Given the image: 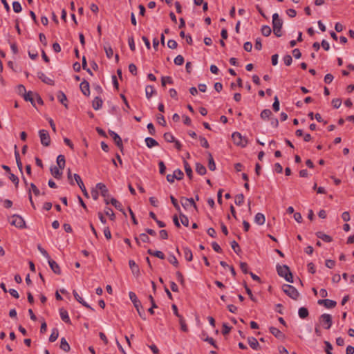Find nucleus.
I'll return each mask as SVG.
<instances>
[{"label": "nucleus", "instance_id": "1", "mask_svg": "<svg viewBox=\"0 0 354 354\" xmlns=\"http://www.w3.org/2000/svg\"><path fill=\"white\" fill-rule=\"evenodd\" d=\"M277 271L278 274L283 277L286 281L292 283L293 282V278L291 272L290 271V268L286 265H277Z\"/></svg>", "mask_w": 354, "mask_h": 354}, {"label": "nucleus", "instance_id": "2", "mask_svg": "<svg viewBox=\"0 0 354 354\" xmlns=\"http://www.w3.org/2000/svg\"><path fill=\"white\" fill-rule=\"evenodd\" d=\"M283 25L282 20L279 18L277 13L272 15V28L273 32L277 37H279L282 35L281 28Z\"/></svg>", "mask_w": 354, "mask_h": 354}, {"label": "nucleus", "instance_id": "3", "mask_svg": "<svg viewBox=\"0 0 354 354\" xmlns=\"http://www.w3.org/2000/svg\"><path fill=\"white\" fill-rule=\"evenodd\" d=\"M234 143L241 147H245L248 143L247 138L243 136L239 132H234L232 135Z\"/></svg>", "mask_w": 354, "mask_h": 354}, {"label": "nucleus", "instance_id": "4", "mask_svg": "<svg viewBox=\"0 0 354 354\" xmlns=\"http://www.w3.org/2000/svg\"><path fill=\"white\" fill-rule=\"evenodd\" d=\"M24 98L26 101L30 102L34 106H35V101H37L38 104H41L43 103L40 96L38 94L31 91H28L27 93L24 94Z\"/></svg>", "mask_w": 354, "mask_h": 354}, {"label": "nucleus", "instance_id": "5", "mask_svg": "<svg viewBox=\"0 0 354 354\" xmlns=\"http://www.w3.org/2000/svg\"><path fill=\"white\" fill-rule=\"evenodd\" d=\"M283 291L293 299H297L299 297V292L297 290L292 286L288 284H284L282 286Z\"/></svg>", "mask_w": 354, "mask_h": 354}, {"label": "nucleus", "instance_id": "6", "mask_svg": "<svg viewBox=\"0 0 354 354\" xmlns=\"http://www.w3.org/2000/svg\"><path fill=\"white\" fill-rule=\"evenodd\" d=\"M319 322L325 329H329L333 324L332 316L327 313L322 314L319 317Z\"/></svg>", "mask_w": 354, "mask_h": 354}, {"label": "nucleus", "instance_id": "7", "mask_svg": "<svg viewBox=\"0 0 354 354\" xmlns=\"http://www.w3.org/2000/svg\"><path fill=\"white\" fill-rule=\"evenodd\" d=\"M12 225L15 226L16 227L23 229L26 228V223L24 218L19 216L15 214L12 216V221H10Z\"/></svg>", "mask_w": 354, "mask_h": 354}, {"label": "nucleus", "instance_id": "8", "mask_svg": "<svg viewBox=\"0 0 354 354\" xmlns=\"http://www.w3.org/2000/svg\"><path fill=\"white\" fill-rule=\"evenodd\" d=\"M129 297L130 300L133 303L134 307L136 308L140 316L142 317V313L140 312V308H142V305H141V302L138 299L137 295H136L135 292L130 291L129 292Z\"/></svg>", "mask_w": 354, "mask_h": 354}, {"label": "nucleus", "instance_id": "9", "mask_svg": "<svg viewBox=\"0 0 354 354\" xmlns=\"http://www.w3.org/2000/svg\"><path fill=\"white\" fill-rule=\"evenodd\" d=\"M39 136L40 138L41 143L43 146L48 147L50 143V138L48 131L41 129L39 131Z\"/></svg>", "mask_w": 354, "mask_h": 354}, {"label": "nucleus", "instance_id": "10", "mask_svg": "<svg viewBox=\"0 0 354 354\" xmlns=\"http://www.w3.org/2000/svg\"><path fill=\"white\" fill-rule=\"evenodd\" d=\"M183 172L180 169H177L174 171L172 174H168L167 176V180L168 182L172 183L174 182L175 179L181 180L183 178Z\"/></svg>", "mask_w": 354, "mask_h": 354}, {"label": "nucleus", "instance_id": "11", "mask_svg": "<svg viewBox=\"0 0 354 354\" xmlns=\"http://www.w3.org/2000/svg\"><path fill=\"white\" fill-rule=\"evenodd\" d=\"M181 205L185 209H188L190 207H194V208H196V205L194 203V201L192 198H181Z\"/></svg>", "mask_w": 354, "mask_h": 354}, {"label": "nucleus", "instance_id": "12", "mask_svg": "<svg viewBox=\"0 0 354 354\" xmlns=\"http://www.w3.org/2000/svg\"><path fill=\"white\" fill-rule=\"evenodd\" d=\"M317 303L319 305H324L326 308H333L337 305V302L335 301L328 299H319Z\"/></svg>", "mask_w": 354, "mask_h": 354}, {"label": "nucleus", "instance_id": "13", "mask_svg": "<svg viewBox=\"0 0 354 354\" xmlns=\"http://www.w3.org/2000/svg\"><path fill=\"white\" fill-rule=\"evenodd\" d=\"M129 266L130 267L132 274L136 277H139L140 274V272L139 266L136 264V263L133 260L131 259L129 261Z\"/></svg>", "mask_w": 354, "mask_h": 354}, {"label": "nucleus", "instance_id": "14", "mask_svg": "<svg viewBox=\"0 0 354 354\" xmlns=\"http://www.w3.org/2000/svg\"><path fill=\"white\" fill-rule=\"evenodd\" d=\"M109 133L112 137L113 140L115 142L116 145L122 149L123 147L122 141L120 136L113 131L109 130Z\"/></svg>", "mask_w": 354, "mask_h": 354}, {"label": "nucleus", "instance_id": "15", "mask_svg": "<svg viewBox=\"0 0 354 354\" xmlns=\"http://www.w3.org/2000/svg\"><path fill=\"white\" fill-rule=\"evenodd\" d=\"M37 77L39 80H41L44 83L48 85H54L55 82L53 79L46 76L43 72H38Z\"/></svg>", "mask_w": 354, "mask_h": 354}, {"label": "nucleus", "instance_id": "16", "mask_svg": "<svg viewBox=\"0 0 354 354\" xmlns=\"http://www.w3.org/2000/svg\"><path fill=\"white\" fill-rule=\"evenodd\" d=\"M74 178L77 183V184L78 185V186L80 187V188L81 189L82 192H83L84 195L85 196H88V192L86 189V187L81 179V177L77 174H74Z\"/></svg>", "mask_w": 354, "mask_h": 354}, {"label": "nucleus", "instance_id": "17", "mask_svg": "<svg viewBox=\"0 0 354 354\" xmlns=\"http://www.w3.org/2000/svg\"><path fill=\"white\" fill-rule=\"evenodd\" d=\"M73 296L75 298V299L79 302L80 303L82 306H84V307L87 308L88 309H90L91 310H93V308L88 304L86 303L80 295L79 294L77 293V292L74 290L73 291Z\"/></svg>", "mask_w": 354, "mask_h": 354}, {"label": "nucleus", "instance_id": "18", "mask_svg": "<svg viewBox=\"0 0 354 354\" xmlns=\"http://www.w3.org/2000/svg\"><path fill=\"white\" fill-rule=\"evenodd\" d=\"M270 332L277 339L283 340L285 339V335L278 328L271 326L270 328Z\"/></svg>", "mask_w": 354, "mask_h": 354}, {"label": "nucleus", "instance_id": "19", "mask_svg": "<svg viewBox=\"0 0 354 354\" xmlns=\"http://www.w3.org/2000/svg\"><path fill=\"white\" fill-rule=\"evenodd\" d=\"M80 87L82 93L84 95L88 96L90 95L89 84L87 81L84 80L83 82H82L80 85Z\"/></svg>", "mask_w": 354, "mask_h": 354}, {"label": "nucleus", "instance_id": "20", "mask_svg": "<svg viewBox=\"0 0 354 354\" xmlns=\"http://www.w3.org/2000/svg\"><path fill=\"white\" fill-rule=\"evenodd\" d=\"M47 261H48V265H49L50 268H51V270L55 274H59L61 273V270H60L59 265L54 260L51 259L50 258L49 259H48Z\"/></svg>", "mask_w": 354, "mask_h": 354}, {"label": "nucleus", "instance_id": "21", "mask_svg": "<svg viewBox=\"0 0 354 354\" xmlns=\"http://www.w3.org/2000/svg\"><path fill=\"white\" fill-rule=\"evenodd\" d=\"M59 312L62 320L64 321L65 323L70 324L71 319L68 311L66 309L62 308H59Z\"/></svg>", "mask_w": 354, "mask_h": 354}, {"label": "nucleus", "instance_id": "22", "mask_svg": "<svg viewBox=\"0 0 354 354\" xmlns=\"http://www.w3.org/2000/svg\"><path fill=\"white\" fill-rule=\"evenodd\" d=\"M62 169L59 167L53 166L50 169L51 174L57 179H60L62 175Z\"/></svg>", "mask_w": 354, "mask_h": 354}, {"label": "nucleus", "instance_id": "23", "mask_svg": "<svg viewBox=\"0 0 354 354\" xmlns=\"http://www.w3.org/2000/svg\"><path fill=\"white\" fill-rule=\"evenodd\" d=\"M103 104V101L100 97H95L92 103L93 108L95 110H99L102 108Z\"/></svg>", "mask_w": 354, "mask_h": 354}, {"label": "nucleus", "instance_id": "24", "mask_svg": "<svg viewBox=\"0 0 354 354\" xmlns=\"http://www.w3.org/2000/svg\"><path fill=\"white\" fill-rule=\"evenodd\" d=\"M266 218L262 213H257L254 216V222L259 225H262L265 223Z\"/></svg>", "mask_w": 354, "mask_h": 354}, {"label": "nucleus", "instance_id": "25", "mask_svg": "<svg viewBox=\"0 0 354 354\" xmlns=\"http://www.w3.org/2000/svg\"><path fill=\"white\" fill-rule=\"evenodd\" d=\"M248 342L250 346L254 350H257L259 346V344L257 339L253 337H248Z\"/></svg>", "mask_w": 354, "mask_h": 354}, {"label": "nucleus", "instance_id": "26", "mask_svg": "<svg viewBox=\"0 0 354 354\" xmlns=\"http://www.w3.org/2000/svg\"><path fill=\"white\" fill-rule=\"evenodd\" d=\"M147 252L150 255L154 256V257H156L157 258H159L160 259H164L165 258V256L164 253L162 252H161V251H159V250L153 251L151 249H149L147 250Z\"/></svg>", "mask_w": 354, "mask_h": 354}, {"label": "nucleus", "instance_id": "27", "mask_svg": "<svg viewBox=\"0 0 354 354\" xmlns=\"http://www.w3.org/2000/svg\"><path fill=\"white\" fill-rule=\"evenodd\" d=\"M57 99L58 100L66 107H68V104H66L67 97L66 95L62 91H59L57 93Z\"/></svg>", "mask_w": 354, "mask_h": 354}, {"label": "nucleus", "instance_id": "28", "mask_svg": "<svg viewBox=\"0 0 354 354\" xmlns=\"http://www.w3.org/2000/svg\"><path fill=\"white\" fill-rule=\"evenodd\" d=\"M316 236L322 239V241L326 242V243H329V242H331L332 241V238L331 236H330L329 235H327L326 234H324V232H318L316 233Z\"/></svg>", "mask_w": 354, "mask_h": 354}, {"label": "nucleus", "instance_id": "29", "mask_svg": "<svg viewBox=\"0 0 354 354\" xmlns=\"http://www.w3.org/2000/svg\"><path fill=\"white\" fill-rule=\"evenodd\" d=\"M145 141L146 145L149 148H152V147H156L158 145V142L155 139H153L151 137L146 138Z\"/></svg>", "mask_w": 354, "mask_h": 354}, {"label": "nucleus", "instance_id": "30", "mask_svg": "<svg viewBox=\"0 0 354 354\" xmlns=\"http://www.w3.org/2000/svg\"><path fill=\"white\" fill-rule=\"evenodd\" d=\"M96 188L100 191L102 196L105 197L107 195L108 189L104 184L98 183L96 185Z\"/></svg>", "mask_w": 354, "mask_h": 354}, {"label": "nucleus", "instance_id": "31", "mask_svg": "<svg viewBox=\"0 0 354 354\" xmlns=\"http://www.w3.org/2000/svg\"><path fill=\"white\" fill-rule=\"evenodd\" d=\"M60 348L66 352L70 351V345L68 344V343L67 342L66 339L64 337L61 338Z\"/></svg>", "mask_w": 354, "mask_h": 354}, {"label": "nucleus", "instance_id": "32", "mask_svg": "<svg viewBox=\"0 0 354 354\" xmlns=\"http://www.w3.org/2000/svg\"><path fill=\"white\" fill-rule=\"evenodd\" d=\"M156 92V90L153 86L148 85L145 88V94L148 100H149L153 94Z\"/></svg>", "mask_w": 354, "mask_h": 354}, {"label": "nucleus", "instance_id": "33", "mask_svg": "<svg viewBox=\"0 0 354 354\" xmlns=\"http://www.w3.org/2000/svg\"><path fill=\"white\" fill-rule=\"evenodd\" d=\"M183 253L185 259L188 261H191L193 259V254L192 250L189 248H183Z\"/></svg>", "mask_w": 354, "mask_h": 354}, {"label": "nucleus", "instance_id": "34", "mask_svg": "<svg viewBox=\"0 0 354 354\" xmlns=\"http://www.w3.org/2000/svg\"><path fill=\"white\" fill-rule=\"evenodd\" d=\"M59 337V330L57 328H54L52 329L51 334L49 337V341L50 342H54L57 340Z\"/></svg>", "mask_w": 354, "mask_h": 354}, {"label": "nucleus", "instance_id": "35", "mask_svg": "<svg viewBox=\"0 0 354 354\" xmlns=\"http://www.w3.org/2000/svg\"><path fill=\"white\" fill-rule=\"evenodd\" d=\"M196 171L199 174V175H204L206 174V168L205 167V166H203L202 164L199 163V162H197L196 164Z\"/></svg>", "mask_w": 354, "mask_h": 354}, {"label": "nucleus", "instance_id": "36", "mask_svg": "<svg viewBox=\"0 0 354 354\" xmlns=\"http://www.w3.org/2000/svg\"><path fill=\"white\" fill-rule=\"evenodd\" d=\"M110 203L119 211L120 212H122L124 213V214H125V213L123 212V209H122V205L115 198H111V200H110Z\"/></svg>", "mask_w": 354, "mask_h": 354}, {"label": "nucleus", "instance_id": "37", "mask_svg": "<svg viewBox=\"0 0 354 354\" xmlns=\"http://www.w3.org/2000/svg\"><path fill=\"white\" fill-rule=\"evenodd\" d=\"M299 317L301 319H305L308 316V310L305 307H301L298 310Z\"/></svg>", "mask_w": 354, "mask_h": 354}, {"label": "nucleus", "instance_id": "38", "mask_svg": "<svg viewBox=\"0 0 354 354\" xmlns=\"http://www.w3.org/2000/svg\"><path fill=\"white\" fill-rule=\"evenodd\" d=\"M57 163L58 165V167H59L61 169H63L65 166V158L63 155H59L57 158Z\"/></svg>", "mask_w": 354, "mask_h": 354}, {"label": "nucleus", "instance_id": "39", "mask_svg": "<svg viewBox=\"0 0 354 354\" xmlns=\"http://www.w3.org/2000/svg\"><path fill=\"white\" fill-rule=\"evenodd\" d=\"M271 115L272 112L270 109H264L261 111L260 116L262 120H266L267 119H270Z\"/></svg>", "mask_w": 354, "mask_h": 354}, {"label": "nucleus", "instance_id": "40", "mask_svg": "<svg viewBox=\"0 0 354 354\" xmlns=\"http://www.w3.org/2000/svg\"><path fill=\"white\" fill-rule=\"evenodd\" d=\"M104 213L106 216H108L111 221H114L115 218V214L111 208L109 207H106L104 208Z\"/></svg>", "mask_w": 354, "mask_h": 354}, {"label": "nucleus", "instance_id": "41", "mask_svg": "<svg viewBox=\"0 0 354 354\" xmlns=\"http://www.w3.org/2000/svg\"><path fill=\"white\" fill-rule=\"evenodd\" d=\"M183 163H184L185 171L186 172L187 176L189 178H192V169L190 165H189V163L187 161H184Z\"/></svg>", "mask_w": 354, "mask_h": 354}, {"label": "nucleus", "instance_id": "42", "mask_svg": "<svg viewBox=\"0 0 354 354\" xmlns=\"http://www.w3.org/2000/svg\"><path fill=\"white\" fill-rule=\"evenodd\" d=\"M208 167L211 171L216 169V164L211 153H209Z\"/></svg>", "mask_w": 354, "mask_h": 354}, {"label": "nucleus", "instance_id": "43", "mask_svg": "<svg viewBox=\"0 0 354 354\" xmlns=\"http://www.w3.org/2000/svg\"><path fill=\"white\" fill-rule=\"evenodd\" d=\"M244 196L243 194H237L236 196H235V200H234V203L236 205H241L243 202H244Z\"/></svg>", "mask_w": 354, "mask_h": 354}, {"label": "nucleus", "instance_id": "44", "mask_svg": "<svg viewBox=\"0 0 354 354\" xmlns=\"http://www.w3.org/2000/svg\"><path fill=\"white\" fill-rule=\"evenodd\" d=\"M15 156L17 167H18L19 169L20 170V171L22 172V167H23L22 162H21V160H20L19 153L17 150H15Z\"/></svg>", "mask_w": 354, "mask_h": 354}, {"label": "nucleus", "instance_id": "45", "mask_svg": "<svg viewBox=\"0 0 354 354\" xmlns=\"http://www.w3.org/2000/svg\"><path fill=\"white\" fill-rule=\"evenodd\" d=\"M149 299L151 304V307L148 309V311L150 314L153 315L154 313L153 308H156L157 306H156L155 301L151 295L149 296Z\"/></svg>", "mask_w": 354, "mask_h": 354}, {"label": "nucleus", "instance_id": "46", "mask_svg": "<svg viewBox=\"0 0 354 354\" xmlns=\"http://www.w3.org/2000/svg\"><path fill=\"white\" fill-rule=\"evenodd\" d=\"M263 35L268 37L271 33V28L268 26H263L261 29Z\"/></svg>", "mask_w": 354, "mask_h": 354}, {"label": "nucleus", "instance_id": "47", "mask_svg": "<svg viewBox=\"0 0 354 354\" xmlns=\"http://www.w3.org/2000/svg\"><path fill=\"white\" fill-rule=\"evenodd\" d=\"M139 240H141L143 243H149L150 241L149 236L145 233L140 234L139 239L136 238V241L138 244H139Z\"/></svg>", "mask_w": 354, "mask_h": 354}, {"label": "nucleus", "instance_id": "48", "mask_svg": "<svg viewBox=\"0 0 354 354\" xmlns=\"http://www.w3.org/2000/svg\"><path fill=\"white\" fill-rule=\"evenodd\" d=\"M168 261L170 263L174 265L175 267L178 266V261L176 257L173 254H170L169 255Z\"/></svg>", "mask_w": 354, "mask_h": 354}, {"label": "nucleus", "instance_id": "49", "mask_svg": "<svg viewBox=\"0 0 354 354\" xmlns=\"http://www.w3.org/2000/svg\"><path fill=\"white\" fill-rule=\"evenodd\" d=\"M162 86H165L167 84H173L172 78L169 76H165L162 77L161 80Z\"/></svg>", "mask_w": 354, "mask_h": 354}, {"label": "nucleus", "instance_id": "50", "mask_svg": "<svg viewBox=\"0 0 354 354\" xmlns=\"http://www.w3.org/2000/svg\"><path fill=\"white\" fill-rule=\"evenodd\" d=\"M165 140L168 142H173L175 141V138L171 133H165L164 134Z\"/></svg>", "mask_w": 354, "mask_h": 354}, {"label": "nucleus", "instance_id": "51", "mask_svg": "<svg viewBox=\"0 0 354 354\" xmlns=\"http://www.w3.org/2000/svg\"><path fill=\"white\" fill-rule=\"evenodd\" d=\"M180 218L181 223L184 226L187 227L189 225V218L187 216H186L185 215L180 213Z\"/></svg>", "mask_w": 354, "mask_h": 354}, {"label": "nucleus", "instance_id": "52", "mask_svg": "<svg viewBox=\"0 0 354 354\" xmlns=\"http://www.w3.org/2000/svg\"><path fill=\"white\" fill-rule=\"evenodd\" d=\"M128 44H129L130 49L132 51H135L136 50V45H135V41H134V39H133V36L129 37Z\"/></svg>", "mask_w": 354, "mask_h": 354}, {"label": "nucleus", "instance_id": "53", "mask_svg": "<svg viewBox=\"0 0 354 354\" xmlns=\"http://www.w3.org/2000/svg\"><path fill=\"white\" fill-rule=\"evenodd\" d=\"M184 62V58L182 55H177L174 59V64L177 66H181Z\"/></svg>", "mask_w": 354, "mask_h": 354}, {"label": "nucleus", "instance_id": "54", "mask_svg": "<svg viewBox=\"0 0 354 354\" xmlns=\"http://www.w3.org/2000/svg\"><path fill=\"white\" fill-rule=\"evenodd\" d=\"M12 7H13V10L17 13L21 11V6L19 1H13Z\"/></svg>", "mask_w": 354, "mask_h": 354}, {"label": "nucleus", "instance_id": "55", "mask_svg": "<svg viewBox=\"0 0 354 354\" xmlns=\"http://www.w3.org/2000/svg\"><path fill=\"white\" fill-rule=\"evenodd\" d=\"M199 141H200L201 145L203 147L206 148V149L209 148V143L205 138H204L203 136H200Z\"/></svg>", "mask_w": 354, "mask_h": 354}, {"label": "nucleus", "instance_id": "56", "mask_svg": "<svg viewBox=\"0 0 354 354\" xmlns=\"http://www.w3.org/2000/svg\"><path fill=\"white\" fill-rule=\"evenodd\" d=\"M272 108H273V110L276 112L279 111V101L277 96H275L274 98Z\"/></svg>", "mask_w": 354, "mask_h": 354}, {"label": "nucleus", "instance_id": "57", "mask_svg": "<svg viewBox=\"0 0 354 354\" xmlns=\"http://www.w3.org/2000/svg\"><path fill=\"white\" fill-rule=\"evenodd\" d=\"M9 178L10 180L15 183V187H17L18 186V184H19V178L17 176H15V174H12V173H10L9 174Z\"/></svg>", "mask_w": 354, "mask_h": 354}, {"label": "nucleus", "instance_id": "58", "mask_svg": "<svg viewBox=\"0 0 354 354\" xmlns=\"http://www.w3.org/2000/svg\"><path fill=\"white\" fill-rule=\"evenodd\" d=\"M30 192H32L35 196H39L40 194L39 189L36 187L34 183H30Z\"/></svg>", "mask_w": 354, "mask_h": 354}, {"label": "nucleus", "instance_id": "59", "mask_svg": "<svg viewBox=\"0 0 354 354\" xmlns=\"http://www.w3.org/2000/svg\"><path fill=\"white\" fill-rule=\"evenodd\" d=\"M283 60L286 66H290L292 64V59L289 55H286L283 57Z\"/></svg>", "mask_w": 354, "mask_h": 354}, {"label": "nucleus", "instance_id": "60", "mask_svg": "<svg viewBox=\"0 0 354 354\" xmlns=\"http://www.w3.org/2000/svg\"><path fill=\"white\" fill-rule=\"evenodd\" d=\"M333 79H334L333 75L330 73H328L324 77V82L326 84H329L333 82Z\"/></svg>", "mask_w": 354, "mask_h": 354}, {"label": "nucleus", "instance_id": "61", "mask_svg": "<svg viewBox=\"0 0 354 354\" xmlns=\"http://www.w3.org/2000/svg\"><path fill=\"white\" fill-rule=\"evenodd\" d=\"M231 327L228 326L227 323L223 324V329H222V333L223 335H227L230 332Z\"/></svg>", "mask_w": 354, "mask_h": 354}, {"label": "nucleus", "instance_id": "62", "mask_svg": "<svg viewBox=\"0 0 354 354\" xmlns=\"http://www.w3.org/2000/svg\"><path fill=\"white\" fill-rule=\"evenodd\" d=\"M170 200H171L173 205L176 208V209L177 211L180 212V205H178V203L177 202V200L173 196H170Z\"/></svg>", "mask_w": 354, "mask_h": 354}, {"label": "nucleus", "instance_id": "63", "mask_svg": "<svg viewBox=\"0 0 354 354\" xmlns=\"http://www.w3.org/2000/svg\"><path fill=\"white\" fill-rule=\"evenodd\" d=\"M178 44L174 39H169L167 42V46L171 49H175L177 48Z\"/></svg>", "mask_w": 354, "mask_h": 354}, {"label": "nucleus", "instance_id": "64", "mask_svg": "<svg viewBox=\"0 0 354 354\" xmlns=\"http://www.w3.org/2000/svg\"><path fill=\"white\" fill-rule=\"evenodd\" d=\"M129 71L131 74H133V75H136L137 74L136 66L134 64H130L129 65Z\"/></svg>", "mask_w": 354, "mask_h": 354}]
</instances>
